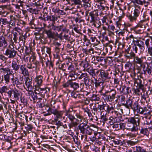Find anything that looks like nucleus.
I'll list each match as a JSON object with an SVG mask.
<instances>
[{"label": "nucleus", "instance_id": "393cba45", "mask_svg": "<svg viewBox=\"0 0 152 152\" xmlns=\"http://www.w3.org/2000/svg\"><path fill=\"white\" fill-rule=\"evenodd\" d=\"M12 71L11 70L10 72H9V73H6V74H5L4 75H3V76H2V80L4 79V80L5 81V83H6L8 84V83H10V75H12Z\"/></svg>", "mask_w": 152, "mask_h": 152}, {"label": "nucleus", "instance_id": "603ef678", "mask_svg": "<svg viewBox=\"0 0 152 152\" xmlns=\"http://www.w3.org/2000/svg\"><path fill=\"white\" fill-rule=\"evenodd\" d=\"M69 63H67L66 64L63 63L59 65V68L60 69H62L63 71H65L66 69V68H67Z\"/></svg>", "mask_w": 152, "mask_h": 152}, {"label": "nucleus", "instance_id": "cd10ccee", "mask_svg": "<svg viewBox=\"0 0 152 152\" xmlns=\"http://www.w3.org/2000/svg\"><path fill=\"white\" fill-rule=\"evenodd\" d=\"M32 78L31 77H27L26 80L25 84L27 86V88L31 89L32 88Z\"/></svg>", "mask_w": 152, "mask_h": 152}, {"label": "nucleus", "instance_id": "774afa93", "mask_svg": "<svg viewBox=\"0 0 152 152\" xmlns=\"http://www.w3.org/2000/svg\"><path fill=\"white\" fill-rule=\"evenodd\" d=\"M132 51L134 52L135 53L139 52L137 47L134 44L132 46Z\"/></svg>", "mask_w": 152, "mask_h": 152}, {"label": "nucleus", "instance_id": "0eeeda50", "mask_svg": "<svg viewBox=\"0 0 152 152\" xmlns=\"http://www.w3.org/2000/svg\"><path fill=\"white\" fill-rule=\"evenodd\" d=\"M145 21V20H141L138 24L134 27L130 28L131 33H135L136 34H140L142 33L143 31L142 29V25L141 23Z\"/></svg>", "mask_w": 152, "mask_h": 152}, {"label": "nucleus", "instance_id": "4468645a", "mask_svg": "<svg viewBox=\"0 0 152 152\" xmlns=\"http://www.w3.org/2000/svg\"><path fill=\"white\" fill-rule=\"evenodd\" d=\"M145 42L141 40H137L134 41V44L139 48L138 52L140 53H142L144 51L145 49Z\"/></svg>", "mask_w": 152, "mask_h": 152}, {"label": "nucleus", "instance_id": "5701e85b", "mask_svg": "<svg viewBox=\"0 0 152 152\" xmlns=\"http://www.w3.org/2000/svg\"><path fill=\"white\" fill-rule=\"evenodd\" d=\"M26 67L25 64L21 65H20V71L21 73L24 76L29 75L28 71Z\"/></svg>", "mask_w": 152, "mask_h": 152}, {"label": "nucleus", "instance_id": "aec40b11", "mask_svg": "<svg viewBox=\"0 0 152 152\" xmlns=\"http://www.w3.org/2000/svg\"><path fill=\"white\" fill-rule=\"evenodd\" d=\"M12 89V88H11L8 86H4L1 88L0 93L1 94H2L3 93H6L7 94L8 97L10 98Z\"/></svg>", "mask_w": 152, "mask_h": 152}, {"label": "nucleus", "instance_id": "0e129e2a", "mask_svg": "<svg viewBox=\"0 0 152 152\" xmlns=\"http://www.w3.org/2000/svg\"><path fill=\"white\" fill-rule=\"evenodd\" d=\"M77 117L76 121L80 123H82L83 122V121L85 120L84 119L83 117L81 116L78 115L77 116Z\"/></svg>", "mask_w": 152, "mask_h": 152}, {"label": "nucleus", "instance_id": "052dcab7", "mask_svg": "<svg viewBox=\"0 0 152 152\" xmlns=\"http://www.w3.org/2000/svg\"><path fill=\"white\" fill-rule=\"evenodd\" d=\"M140 88H139V87H137L136 89L134 88H132V90L133 91V94H137L138 95H140Z\"/></svg>", "mask_w": 152, "mask_h": 152}, {"label": "nucleus", "instance_id": "bb28decb", "mask_svg": "<svg viewBox=\"0 0 152 152\" xmlns=\"http://www.w3.org/2000/svg\"><path fill=\"white\" fill-rule=\"evenodd\" d=\"M20 81H19L18 78L15 77L13 80L12 83L14 86L16 85L17 87H19V86L23 84V78H20Z\"/></svg>", "mask_w": 152, "mask_h": 152}, {"label": "nucleus", "instance_id": "6e6552de", "mask_svg": "<svg viewBox=\"0 0 152 152\" xmlns=\"http://www.w3.org/2000/svg\"><path fill=\"white\" fill-rule=\"evenodd\" d=\"M98 15V10H94L89 13V15L88 18H86V20L87 21H89L91 23L95 22V21L97 20Z\"/></svg>", "mask_w": 152, "mask_h": 152}, {"label": "nucleus", "instance_id": "37998d69", "mask_svg": "<svg viewBox=\"0 0 152 152\" xmlns=\"http://www.w3.org/2000/svg\"><path fill=\"white\" fill-rule=\"evenodd\" d=\"M0 71L1 72L3 73L4 75L6 74L7 73H9L11 72L10 69L8 67L4 68L2 67L0 68Z\"/></svg>", "mask_w": 152, "mask_h": 152}, {"label": "nucleus", "instance_id": "4be33fe9", "mask_svg": "<svg viewBox=\"0 0 152 152\" xmlns=\"http://www.w3.org/2000/svg\"><path fill=\"white\" fill-rule=\"evenodd\" d=\"M8 45L7 40L3 36H0V48H6Z\"/></svg>", "mask_w": 152, "mask_h": 152}, {"label": "nucleus", "instance_id": "f03ea898", "mask_svg": "<svg viewBox=\"0 0 152 152\" xmlns=\"http://www.w3.org/2000/svg\"><path fill=\"white\" fill-rule=\"evenodd\" d=\"M50 88H36L35 92V95L33 94L34 96L33 99L34 100L38 98L39 99H41V98L39 97V96L42 97H44L45 96H48L49 93Z\"/></svg>", "mask_w": 152, "mask_h": 152}, {"label": "nucleus", "instance_id": "dca6fc26", "mask_svg": "<svg viewBox=\"0 0 152 152\" xmlns=\"http://www.w3.org/2000/svg\"><path fill=\"white\" fill-rule=\"evenodd\" d=\"M120 92L123 95H128L131 93L132 91L131 88L129 87H127L125 85L120 87L119 89Z\"/></svg>", "mask_w": 152, "mask_h": 152}, {"label": "nucleus", "instance_id": "13d9d810", "mask_svg": "<svg viewBox=\"0 0 152 152\" xmlns=\"http://www.w3.org/2000/svg\"><path fill=\"white\" fill-rule=\"evenodd\" d=\"M55 12L57 13L58 15H65L66 14V13L64 10L59 9H56Z\"/></svg>", "mask_w": 152, "mask_h": 152}, {"label": "nucleus", "instance_id": "a211bd4d", "mask_svg": "<svg viewBox=\"0 0 152 152\" xmlns=\"http://www.w3.org/2000/svg\"><path fill=\"white\" fill-rule=\"evenodd\" d=\"M144 83L143 80L141 79L138 78L134 80V85L137 87H139L142 91L144 89Z\"/></svg>", "mask_w": 152, "mask_h": 152}, {"label": "nucleus", "instance_id": "20e7f679", "mask_svg": "<svg viewBox=\"0 0 152 152\" xmlns=\"http://www.w3.org/2000/svg\"><path fill=\"white\" fill-rule=\"evenodd\" d=\"M39 107L43 108L42 110H46L48 112H50L56 115H57L58 117L61 116V113L62 112L57 110L53 105H39Z\"/></svg>", "mask_w": 152, "mask_h": 152}, {"label": "nucleus", "instance_id": "4c0bfd02", "mask_svg": "<svg viewBox=\"0 0 152 152\" xmlns=\"http://www.w3.org/2000/svg\"><path fill=\"white\" fill-rule=\"evenodd\" d=\"M67 72H76V70L74 67L73 64L71 63L70 64H69L67 66Z\"/></svg>", "mask_w": 152, "mask_h": 152}, {"label": "nucleus", "instance_id": "338daca9", "mask_svg": "<svg viewBox=\"0 0 152 152\" xmlns=\"http://www.w3.org/2000/svg\"><path fill=\"white\" fill-rule=\"evenodd\" d=\"M94 24V26L97 28H99L101 25V23L99 21H95V22L92 23Z\"/></svg>", "mask_w": 152, "mask_h": 152}, {"label": "nucleus", "instance_id": "f704fd0d", "mask_svg": "<svg viewBox=\"0 0 152 152\" xmlns=\"http://www.w3.org/2000/svg\"><path fill=\"white\" fill-rule=\"evenodd\" d=\"M27 38V36L26 34H23L22 33L21 34L19 35V43L21 41L24 45L25 43V41Z\"/></svg>", "mask_w": 152, "mask_h": 152}, {"label": "nucleus", "instance_id": "7c9ffc66", "mask_svg": "<svg viewBox=\"0 0 152 152\" xmlns=\"http://www.w3.org/2000/svg\"><path fill=\"white\" fill-rule=\"evenodd\" d=\"M43 77L41 75H38L35 78V81L37 86H40L42 82Z\"/></svg>", "mask_w": 152, "mask_h": 152}, {"label": "nucleus", "instance_id": "c9c22d12", "mask_svg": "<svg viewBox=\"0 0 152 152\" xmlns=\"http://www.w3.org/2000/svg\"><path fill=\"white\" fill-rule=\"evenodd\" d=\"M75 40L71 39H69L68 41V43L66 47L67 48L71 49L72 50H73L74 46L75 45Z\"/></svg>", "mask_w": 152, "mask_h": 152}, {"label": "nucleus", "instance_id": "72a5a7b5", "mask_svg": "<svg viewBox=\"0 0 152 152\" xmlns=\"http://www.w3.org/2000/svg\"><path fill=\"white\" fill-rule=\"evenodd\" d=\"M134 61L135 64H138L139 65L141 64L143 62L142 58H139L137 56H135L133 59Z\"/></svg>", "mask_w": 152, "mask_h": 152}, {"label": "nucleus", "instance_id": "ea45409f", "mask_svg": "<svg viewBox=\"0 0 152 152\" xmlns=\"http://www.w3.org/2000/svg\"><path fill=\"white\" fill-rule=\"evenodd\" d=\"M144 72L145 73H143L144 74L146 75L147 73L148 75L152 76V67L148 65L146 67V69Z\"/></svg>", "mask_w": 152, "mask_h": 152}, {"label": "nucleus", "instance_id": "a878e982", "mask_svg": "<svg viewBox=\"0 0 152 152\" xmlns=\"http://www.w3.org/2000/svg\"><path fill=\"white\" fill-rule=\"evenodd\" d=\"M12 34H13V40H11V44L13 47L15 42L16 43H19V40H18V38H19V35H18V34L15 32H13Z\"/></svg>", "mask_w": 152, "mask_h": 152}, {"label": "nucleus", "instance_id": "1a4fd4ad", "mask_svg": "<svg viewBox=\"0 0 152 152\" xmlns=\"http://www.w3.org/2000/svg\"><path fill=\"white\" fill-rule=\"evenodd\" d=\"M17 51L11 48H9L6 49L4 53V54L8 57L9 58H13L16 55Z\"/></svg>", "mask_w": 152, "mask_h": 152}, {"label": "nucleus", "instance_id": "3c124183", "mask_svg": "<svg viewBox=\"0 0 152 152\" xmlns=\"http://www.w3.org/2000/svg\"><path fill=\"white\" fill-rule=\"evenodd\" d=\"M71 88H73L74 90H76L79 88V84L78 83L72 82Z\"/></svg>", "mask_w": 152, "mask_h": 152}, {"label": "nucleus", "instance_id": "473e14b6", "mask_svg": "<svg viewBox=\"0 0 152 152\" xmlns=\"http://www.w3.org/2000/svg\"><path fill=\"white\" fill-rule=\"evenodd\" d=\"M61 116L58 117L57 115H56V117L55 118L53 122L55 123V124L58 126H61L62 125V123L60 121V119L61 118L62 113H61Z\"/></svg>", "mask_w": 152, "mask_h": 152}, {"label": "nucleus", "instance_id": "9d476101", "mask_svg": "<svg viewBox=\"0 0 152 152\" xmlns=\"http://www.w3.org/2000/svg\"><path fill=\"white\" fill-rule=\"evenodd\" d=\"M11 91L10 98H14L16 100H19L22 95L21 92L15 88H12Z\"/></svg>", "mask_w": 152, "mask_h": 152}, {"label": "nucleus", "instance_id": "49530a36", "mask_svg": "<svg viewBox=\"0 0 152 152\" xmlns=\"http://www.w3.org/2000/svg\"><path fill=\"white\" fill-rule=\"evenodd\" d=\"M140 66H138L137 68V69L138 70V72H140L141 71V68L142 67L143 73H145V72H144L145 71V70L146 69V68H145V64L143 62L142 63Z\"/></svg>", "mask_w": 152, "mask_h": 152}, {"label": "nucleus", "instance_id": "2f4dec72", "mask_svg": "<svg viewBox=\"0 0 152 152\" xmlns=\"http://www.w3.org/2000/svg\"><path fill=\"white\" fill-rule=\"evenodd\" d=\"M20 65L18 64L15 61H13L11 64L12 70L15 71H18L20 67Z\"/></svg>", "mask_w": 152, "mask_h": 152}, {"label": "nucleus", "instance_id": "a18cd8bd", "mask_svg": "<svg viewBox=\"0 0 152 152\" xmlns=\"http://www.w3.org/2000/svg\"><path fill=\"white\" fill-rule=\"evenodd\" d=\"M125 67L127 70H130L133 67L132 64L130 61L126 62L125 65Z\"/></svg>", "mask_w": 152, "mask_h": 152}, {"label": "nucleus", "instance_id": "9b49d317", "mask_svg": "<svg viewBox=\"0 0 152 152\" xmlns=\"http://www.w3.org/2000/svg\"><path fill=\"white\" fill-rule=\"evenodd\" d=\"M128 108L130 109L131 108L134 111H136L137 113L144 114H146V113H145L144 108L141 107L140 105H124Z\"/></svg>", "mask_w": 152, "mask_h": 152}, {"label": "nucleus", "instance_id": "39448f33", "mask_svg": "<svg viewBox=\"0 0 152 152\" xmlns=\"http://www.w3.org/2000/svg\"><path fill=\"white\" fill-rule=\"evenodd\" d=\"M39 18L45 22L47 21L52 22L50 25V27L52 26L53 25L56 24L55 21H57L58 19V17L56 15H48L47 14L43 15L42 17H40Z\"/></svg>", "mask_w": 152, "mask_h": 152}, {"label": "nucleus", "instance_id": "f257e3e1", "mask_svg": "<svg viewBox=\"0 0 152 152\" xmlns=\"http://www.w3.org/2000/svg\"><path fill=\"white\" fill-rule=\"evenodd\" d=\"M87 123L86 121H84L80 123L78 126V129L80 130V133L84 134V135L81 136V139H82L85 137L86 140L87 138V135H91L93 131V130L90 128Z\"/></svg>", "mask_w": 152, "mask_h": 152}, {"label": "nucleus", "instance_id": "79ce46f5", "mask_svg": "<svg viewBox=\"0 0 152 152\" xmlns=\"http://www.w3.org/2000/svg\"><path fill=\"white\" fill-rule=\"evenodd\" d=\"M150 131H149L147 128H142L140 131V133L143 134L144 135L148 137L149 133Z\"/></svg>", "mask_w": 152, "mask_h": 152}, {"label": "nucleus", "instance_id": "2eb2a0df", "mask_svg": "<svg viewBox=\"0 0 152 152\" xmlns=\"http://www.w3.org/2000/svg\"><path fill=\"white\" fill-rule=\"evenodd\" d=\"M78 75L77 78L83 81L86 86L89 85L90 79L89 78V76L87 73H82L80 75H79V74Z\"/></svg>", "mask_w": 152, "mask_h": 152}, {"label": "nucleus", "instance_id": "a19ab883", "mask_svg": "<svg viewBox=\"0 0 152 152\" xmlns=\"http://www.w3.org/2000/svg\"><path fill=\"white\" fill-rule=\"evenodd\" d=\"M101 116L100 118L101 120L100 121L104 123L108 120V118L107 116V114L106 113H101Z\"/></svg>", "mask_w": 152, "mask_h": 152}, {"label": "nucleus", "instance_id": "423d86ee", "mask_svg": "<svg viewBox=\"0 0 152 152\" xmlns=\"http://www.w3.org/2000/svg\"><path fill=\"white\" fill-rule=\"evenodd\" d=\"M96 73L98 74L99 77H100L99 78L101 79L102 80L104 81H105L110 78L109 71L108 70L99 69L96 72Z\"/></svg>", "mask_w": 152, "mask_h": 152}, {"label": "nucleus", "instance_id": "412c9836", "mask_svg": "<svg viewBox=\"0 0 152 152\" xmlns=\"http://www.w3.org/2000/svg\"><path fill=\"white\" fill-rule=\"evenodd\" d=\"M137 124L135 125L128 122L126 126V129L132 132L136 131L138 129Z\"/></svg>", "mask_w": 152, "mask_h": 152}, {"label": "nucleus", "instance_id": "680f3d73", "mask_svg": "<svg viewBox=\"0 0 152 152\" xmlns=\"http://www.w3.org/2000/svg\"><path fill=\"white\" fill-rule=\"evenodd\" d=\"M91 98L92 100L97 101L98 102L100 99L99 97H98L96 95L94 94H92Z\"/></svg>", "mask_w": 152, "mask_h": 152}, {"label": "nucleus", "instance_id": "864d4df0", "mask_svg": "<svg viewBox=\"0 0 152 152\" xmlns=\"http://www.w3.org/2000/svg\"><path fill=\"white\" fill-rule=\"evenodd\" d=\"M72 80H69L66 83L64 84L63 86L64 88L70 87L71 88V86L72 84Z\"/></svg>", "mask_w": 152, "mask_h": 152}, {"label": "nucleus", "instance_id": "bf43d9fd", "mask_svg": "<svg viewBox=\"0 0 152 152\" xmlns=\"http://www.w3.org/2000/svg\"><path fill=\"white\" fill-rule=\"evenodd\" d=\"M94 59L96 60L98 62H102L105 61V59L103 57L100 56H96L94 58Z\"/></svg>", "mask_w": 152, "mask_h": 152}, {"label": "nucleus", "instance_id": "ddd939ff", "mask_svg": "<svg viewBox=\"0 0 152 152\" xmlns=\"http://www.w3.org/2000/svg\"><path fill=\"white\" fill-rule=\"evenodd\" d=\"M131 48L129 46L125 50L124 56L126 59H133L136 56L134 52L131 50Z\"/></svg>", "mask_w": 152, "mask_h": 152}, {"label": "nucleus", "instance_id": "69168bd1", "mask_svg": "<svg viewBox=\"0 0 152 152\" xmlns=\"http://www.w3.org/2000/svg\"><path fill=\"white\" fill-rule=\"evenodd\" d=\"M72 1L73 2L72 4L75 5H81L82 1L81 0H72Z\"/></svg>", "mask_w": 152, "mask_h": 152}, {"label": "nucleus", "instance_id": "c85d7f7f", "mask_svg": "<svg viewBox=\"0 0 152 152\" xmlns=\"http://www.w3.org/2000/svg\"><path fill=\"white\" fill-rule=\"evenodd\" d=\"M119 121L118 118L115 116L114 117L111 116L109 118V123L110 125H113L116 123H118Z\"/></svg>", "mask_w": 152, "mask_h": 152}, {"label": "nucleus", "instance_id": "7ed1b4c3", "mask_svg": "<svg viewBox=\"0 0 152 152\" xmlns=\"http://www.w3.org/2000/svg\"><path fill=\"white\" fill-rule=\"evenodd\" d=\"M116 94V91L114 89H112L106 91L105 92L102 94V98L104 100L112 102L114 99Z\"/></svg>", "mask_w": 152, "mask_h": 152}, {"label": "nucleus", "instance_id": "4d7b16f0", "mask_svg": "<svg viewBox=\"0 0 152 152\" xmlns=\"http://www.w3.org/2000/svg\"><path fill=\"white\" fill-rule=\"evenodd\" d=\"M78 92H76L74 91H73L71 94L72 96L75 99L77 98H80V94H78Z\"/></svg>", "mask_w": 152, "mask_h": 152}, {"label": "nucleus", "instance_id": "8fccbe9b", "mask_svg": "<svg viewBox=\"0 0 152 152\" xmlns=\"http://www.w3.org/2000/svg\"><path fill=\"white\" fill-rule=\"evenodd\" d=\"M87 71L89 73L90 75L92 76V77L95 78V77L96 75L95 69H88L87 70Z\"/></svg>", "mask_w": 152, "mask_h": 152}, {"label": "nucleus", "instance_id": "c03bdc74", "mask_svg": "<svg viewBox=\"0 0 152 152\" xmlns=\"http://www.w3.org/2000/svg\"><path fill=\"white\" fill-rule=\"evenodd\" d=\"M131 2L133 3L134 5L138 7L139 5H142V1L140 0H131Z\"/></svg>", "mask_w": 152, "mask_h": 152}, {"label": "nucleus", "instance_id": "6e6d98bb", "mask_svg": "<svg viewBox=\"0 0 152 152\" xmlns=\"http://www.w3.org/2000/svg\"><path fill=\"white\" fill-rule=\"evenodd\" d=\"M26 67L29 69H36V66L33 63H27L26 65Z\"/></svg>", "mask_w": 152, "mask_h": 152}, {"label": "nucleus", "instance_id": "c756f323", "mask_svg": "<svg viewBox=\"0 0 152 152\" xmlns=\"http://www.w3.org/2000/svg\"><path fill=\"white\" fill-rule=\"evenodd\" d=\"M136 151H132V149H127L126 152H147L146 150L144 149L140 146H136Z\"/></svg>", "mask_w": 152, "mask_h": 152}, {"label": "nucleus", "instance_id": "58836bf2", "mask_svg": "<svg viewBox=\"0 0 152 152\" xmlns=\"http://www.w3.org/2000/svg\"><path fill=\"white\" fill-rule=\"evenodd\" d=\"M16 116L21 119H23L25 118L26 121L28 120V116L23 113H16Z\"/></svg>", "mask_w": 152, "mask_h": 152}, {"label": "nucleus", "instance_id": "de8ad7c7", "mask_svg": "<svg viewBox=\"0 0 152 152\" xmlns=\"http://www.w3.org/2000/svg\"><path fill=\"white\" fill-rule=\"evenodd\" d=\"M10 18V20L9 21V24H10L12 26H14L15 25V21L17 19L12 16H11Z\"/></svg>", "mask_w": 152, "mask_h": 152}, {"label": "nucleus", "instance_id": "f3484780", "mask_svg": "<svg viewBox=\"0 0 152 152\" xmlns=\"http://www.w3.org/2000/svg\"><path fill=\"white\" fill-rule=\"evenodd\" d=\"M140 117L138 115L135 116L134 117H129L128 119V122L139 126L140 124Z\"/></svg>", "mask_w": 152, "mask_h": 152}, {"label": "nucleus", "instance_id": "e433bc0d", "mask_svg": "<svg viewBox=\"0 0 152 152\" xmlns=\"http://www.w3.org/2000/svg\"><path fill=\"white\" fill-rule=\"evenodd\" d=\"M111 105V106L110 107L109 105H105V106H104V105H100L99 108L101 110V108L102 107L104 110H106V109L109 112L110 111L113 110L114 107H113L112 105Z\"/></svg>", "mask_w": 152, "mask_h": 152}, {"label": "nucleus", "instance_id": "5fc2aeb1", "mask_svg": "<svg viewBox=\"0 0 152 152\" xmlns=\"http://www.w3.org/2000/svg\"><path fill=\"white\" fill-rule=\"evenodd\" d=\"M104 81L102 80L100 82H99L96 79L95 80V81L94 83L95 86L96 87L100 86L101 85H102L104 83Z\"/></svg>", "mask_w": 152, "mask_h": 152}, {"label": "nucleus", "instance_id": "b1692460", "mask_svg": "<svg viewBox=\"0 0 152 152\" xmlns=\"http://www.w3.org/2000/svg\"><path fill=\"white\" fill-rule=\"evenodd\" d=\"M76 72H68V73H65V76H66L67 75H68V78H71V80H75L77 79L78 75H77V74H76Z\"/></svg>", "mask_w": 152, "mask_h": 152}, {"label": "nucleus", "instance_id": "f8f14e48", "mask_svg": "<svg viewBox=\"0 0 152 152\" xmlns=\"http://www.w3.org/2000/svg\"><path fill=\"white\" fill-rule=\"evenodd\" d=\"M52 28L48 30L45 29L44 31V32L47 35V38L50 40L55 39L58 36V34L57 32L55 33L52 31Z\"/></svg>", "mask_w": 152, "mask_h": 152}, {"label": "nucleus", "instance_id": "6ab92c4d", "mask_svg": "<svg viewBox=\"0 0 152 152\" xmlns=\"http://www.w3.org/2000/svg\"><path fill=\"white\" fill-rule=\"evenodd\" d=\"M140 13V11L137 9H135L134 11L133 16L130 15L129 17V18L130 21L133 22L134 21H136Z\"/></svg>", "mask_w": 152, "mask_h": 152}, {"label": "nucleus", "instance_id": "09e8293b", "mask_svg": "<svg viewBox=\"0 0 152 152\" xmlns=\"http://www.w3.org/2000/svg\"><path fill=\"white\" fill-rule=\"evenodd\" d=\"M9 22L6 18H0V25L2 24L3 25H6L9 24Z\"/></svg>", "mask_w": 152, "mask_h": 152}, {"label": "nucleus", "instance_id": "e2e57ef3", "mask_svg": "<svg viewBox=\"0 0 152 152\" xmlns=\"http://www.w3.org/2000/svg\"><path fill=\"white\" fill-rule=\"evenodd\" d=\"M51 27L52 29L54 31H56L58 32L61 31V30L58 26H56L55 24L53 25L52 26L50 27Z\"/></svg>", "mask_w": 152, "mask_h": 152}]
</instances>
